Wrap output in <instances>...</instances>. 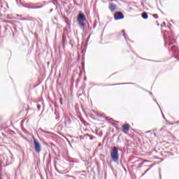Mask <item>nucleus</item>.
Here are the masks:
<instances>
[{"instance_id":"nucleus-1","label":"nucleus","mask_w":179,"mask_h":179,"mask_svg":"<svg viewBox=\"0 0 179 179\" xmlns=\"http://www.w3.org/2000/svg\"><path fill=\"white\" fill-rule=\"evenodd\" d=\"M110 157L115 163L120 159V153L118 152V148L114 146L110 151Z\"/></svg>"},{"instance_id":"nucleus-2","label":"nucleus","mask_w":179,"mask_h":179,"mask_svg":"<svg viewBox=\"0 0 179 179\" xmlns=\"http://www.w3.org/2000/svg\"><path fill=\"white\" fill-rule=\"evenodd\" d=\"M85 20H86V17L85 16V14L79 13L78 17V22L80 26H82V27H85Z\"/></svg>"},{"instance_id":"nucleus-3","label":"nucleus","mask_w":179,"mask_h":179,"mask_svg":"<svg viewBox=\"0 0 179 179\" xmlns=\"http://www.w3.org/2000/svg\"><path fill=\"white\" fill-rule=\"evenodd\" d=\"M34 145L35 152L36 153H40V152H41V144H40L38 141H37V140L34 139Z\"/></svg>"},{"instance_id":"nucleus-4","label":"nucleus","mask_w":179,"mask_h":179,"mask_svg":"<svg viewBox=\"0 0 179 179\" xmlns=\"http://www.w3.org/2000/svg\"><path fill=\"white\" fill-rule=\"evenodd\" d=\"M114 17L115 20H121V19H124V14L122 12H116Z\"/></svg>"},{"instance_id":"nucleus-5","label":"nucleus","mask_w":179,"mask_h":179,"mask_svg":"<svg viewBox=\"0 0 179 179\" xmlns=\"http://www.w3.org/2000/svg\"><path fill=\"white\" fill-rule=\"evenodd\" d=\"M57 3H58V2H57V1H55V0L50 2V6L51 9H55L57 10V9H58Z\"/></svg>"},{"instance_id":"nucleus-6","label":"nucleus","mask_w":179,"mask_h":179,"mask_svg":"<svg viewBox=\"0 0 179 179\" xmlns=\"http://www.w3.org/2000/svg\"><path fill=\"white\" fill-rule=\"evenodd\" d=\"M109 9L111 12H114V10H115V9H117V5H115L113 3H109Z\"/></svg>"},{"instance_id":"nucleus-7","label":"nucleus","mask_w":179,"mask_h":179,"mask_svg":"<svg viewBox=\"0 0 179 179\" xmlns=\"http://www.w3.org/2000/svg\"><path fill=\"white\" fill-rule=\"evenodd\" d=\"M122 127L124 131H129V125L128 124H123Z\"/></svg>"},{"instance_id":"nucleus-8","label":"nucleus","mask_w":179,"mask_h":179,"mask_svg":"<svg viewBox=\"0 0 179 179\" xmlns=\"http://www.w3.org/2000/svg\"><path fill=\"white\" fill-rule=\"evenodd\" d=\"M142 17H143V19H148V13H142Z\"/></svg>"},{"instance_id":"nucleus-9","label":"nucleus","mask_w":179,"mask_h":179,"mask_svg":"<svg viewBox=\"0 0 179 179\" xmlns=\"http://www.w3.org/2000/svg\"><path fill=\"white\" fill-rule=\"evenodd\" d=\"M171 51H173V52H177V46L176 45H173L172 48H171Z\"/></svg>"},{"instance_id":"nucleus-10","label":"nucleus","mask_w":179,"mask_h":179,"mask_svg":"<svg viewBox=\"0 0 179 179\" xmlns=\"http://www.w3.org/2000/svg\"><path fill=\"white\" fill-rule=\"evenodd\" d=\"M30 9H40L41 8H43V6H35V7H29Z\"/></svg>"},{"instance_id":"nucleus-11","label":"nucleus","mask_w":179,"mask_h":179,"mask_svg":"<svg viewBox=\"0 0 179 179\" xmlns=\"http://www.w3.org/2000/svg\"><path fill=\"white\" fill-rule=\"evenodd\" d=\"M149 170H150V168H148V169L145 171V173L141 175V177H143V176H145V174H146V173H147L148 171H149Z\"/></svg>"},{"instance_id":"nucleus-12","label":"nucleus","mask_w":179,"mask_h":179,"mask_svg":"<svg viewBox=\"0 0 179 179\" xmlns=\"http://www.w3.org/2000/svg\"><path fill=\"white\" fill-rule=\"evenodd\" d=\"M88 136H90V141H93V136L87 134Z\"/></svg>"},{"instance_id":"nucleus-13","label":"nucleus","mask_w":179,"mask_h":179,"mask_svg":"<svg viewBox=\"0 0 179 179\" xmlns=\"http://www.w3.org/2000/svg\"><path fill=\"white\" fill-rule=\"evenodd\" d=\"M154 17H155V19H157V17H159V16L157 15V14H155V15H154Z\"/></svg>"},{"instance_id":"nucleus-14","label":"nucleus","mask_w":179,"mask_h":179,"mask_svg":"<svg viewBox=\"0 0 179 179\" xmlns=\"http://www.w3.org/2000/svg\"><path fill=\"white\" fill-rule=\"evenodd\" d=\"M116 85H128V83H119V84H116Z\"/></svg>"},{"instance_id":"nucleus-15","label":"nucleus","mask_w":179,"mask_h":179,"mask_svg":"<svg viewBox=\"0 0 179 179\" xmlns=\"http://www.w3.org/2000/svg\"><path fill=\"white\" fill-rule=\"evenodd\" d=\"M60 103L62 104V98H60Z\"/></svg>"},{"instance_id":"nucleus-16","label":"nucleus","mask_w":179,"mask_h":179,"mask_svg":"<svg viewBox=\"0 0 179 179\" xmlns=\"http://www.w3.org/2000/svg\"><path fill=\"white\" fill-rule=\"evenodd\" d=\"M52 10H54V8H51V9H50V13L52 12Z\"/></svg>"},{"instance_id":"nucleus-17","label":"nucleus","mask_w":179,"mask_h":179,"mask_svg":"<svg viewBox=\"0 0 179 179\" xmlns=\"http://www.w3.org/2000/svg\"><path fill=\"white\" fill-rule=\"evenodd\" d=\"M153 167V164H151L150 166V169H152Z\"/></svg>"},{"instance_id":"nucleus-18","label":"nucleus","mask_w":179,"mask_h":179,"mask_svg":"<svg viewBox=\"0 0 179 179\" xmlns=\"http://www.w3.org/2000/svg\"><path fill=\"white\" fill-rule=\"evenodd\" d=\"M123 36H124V38H127V37L125 36V33L123 34Z\"/></svg>"},{"instance_id":"nucleus-19","label":"nucleus","mask_w":179,"mask_h":179,"mask_svg":"<svg viewBox=\"0 0 179 179\" xmlns=\"http://www.w3.org/2000/svg\"><path fill=\"white\" fill-rule=\"evenodd\" d=\"M173 43H169V45H172Z\"/></svg>"},{"instance_id":"nucleus-20","label":"nucleus","mask_w":179,"mask_h":179,"mask_svg":"<svg viewBox=\"0 0 179 179\" xmlns=\"http://www.w3.org/2000/svg\"><path fill=\"white\" fill-rule=\"evenodd\" d=\"M149 132H150V131H145V134H149Z\"/></svg>"},{"instance_id":"nucleus-21","label":"nucleus","mask_w":179,"mask_h":179,"mask_svg":"<svg viewBox=\"0 0 179 179\" xmlns=\"http://www.w3.org/2000/svg\"><path fill=\"white\" fill-rule=\"evenodd\" d=\"M155 101H156V103H157V101H156V99H155Z\"/></svg>"},{"instance_id":"nucleus-22","label":"nucleus","mask_w":179,"mask_h":179,"mask_svg":"<svg viewBox=\"0 0 179 179\" xmlns=\"http://www.w3.org/2000/svg\"><path fill=\"white\" fill-rule=\"evenodd\" d=\"M178 122H179L178 121V122H176V124H178Z\"/></svg>"},{"instance_id":"nucleus-23","label":"nucleus","mask_w":179,"mask_h":179,"mask_svg":"<svg viewBox=\"0 0 179 179\" xmlns=\"http://www.w3.org/2000/svg\"><path fill=\"white\" fill-rule=\"evenodd\" d=\"M150 94H152V92H150Z\"/></svg>"},{"instance_id":"nucleus-24","label":"nucleus","mask_w":179,"mask_h":179,"mask_svg":"<svg viewBox=\"0 0 179 179\" xmlns=\"http://www.w3.org/2000/svg\"><path fill=\"white\" fill-rule=\"evenodd\" d=\"M163 118H164V115H163Z\"/></svg>"},{"instance_id":"nucleus-25","label":"nucleus","mask_w":179,"mask_h":179,"mask_svg":"<svg viewBox=\"0 0 179 179\" xmlns=\"http://www.w3.org/2000/svg\"><path fill=\"white\" fill-rule=\"evenodd\" d=\"M141 164H143V162H142Z\"/></svg>"}]
</instances>
